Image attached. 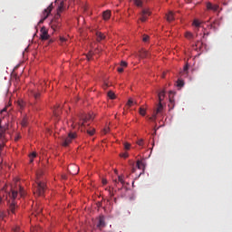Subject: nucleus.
Returning a JSON list of instances; mask_svg holds the SVG:
<instances>
[{"mask_svg": "<svg viewBox=\"0 0 232 232\" xmlns=\"http://www.w3.org/2000/svg\"><path fill=\"white\" fill-rule=\"evenodd\" d=\"M185 37H186L187 39H193V34H191V33H189V32H187V33L185 34Z\"/></svg>", "mask_w": 232, "mask_h": 232, "instance_id": "obj_28", "label": "nucleus"}, {"mask_svg": "<svg viewBox=\"0 0 232 232\" xmlns=\"http://www.w3.org/2000/svg\"><path fill=\"white\" fill-rule=\"evenodd\" d=\"M44 189H46V184L39 180V174H37L36 186L34 187V193L38 197H43L44 195Z\"/></svg>", "mask_w": 232, "mask_h": 232, "instance_id": "obj_2", "label": "nucleus"}, {"mask_svg": "<svg viewBox=\"0 0 232 232\" xmlns=\"http://www.w3.org/2000/svg\"><path fill=\"white\" fill-rule=\"evenodd\" d=\"M13 231L14 232H24V231H23L22 229H21V227H13Z\"/></svg>", "mask_w": 232, "mask_h": 232, "instance_id": "obj_33", "label": "nucleus"}, {"mask_svg": "<svg viewBox=\"0 0 232 232\" xmlns=\"http://www.w3.org/2000/svg\"><path fill=\"white\" fill-rule=\"evenodd\" d=\"M130 148H131V145L130 143H128V142H125L124 143V149L125 150H130Z\"/></svg>", "mask_w": 232, "mask_h": 232, "instance_id": "obj_40", "label": "nucleus"}, {"mask_svg": "<svg viewBox=\"0 0 232 232\" xmlns=\"http://www.w3.org/2000/svg\"><path fill=\"white\" fill-rule=\"evenodd\" d=\"M18 105L20 106L21 109H23L24 107V103L22 102H19Z\"/></svg>", "mask_w": 232, "mask_h": 232, "instance_id": "obj_47", "label": "nucleus"}, {"mask_svg": "<svg viewBox=\"0 0 232 232\" xmlns=\"http://www.w3.org/2000/svg\"><path fill=\"white\" fill-rule=\"evenodd\" d=\"M195 50H199L200 52H204V44L200 41L196 43Z\"/></svg>", "mask_w": 232, "mask_h": 232, "instance_id": "obj_16", "label": "nucleus"}, {"mask_svg": "<svg viewBox=\"0 0 232 232\" xmlns=\"http://www.w3.org/2000/svg\"><path fill=\"white\" fill-rule=\"evenodd\" d=\"M17 195H19V192L17 190H12V193L10 194L11 198L13 200L9 202V208H8V213H12L13 215L15 214V209H17V205L15 204V199L17 198Z\"/></svg>", "mask_w": 232, "mask_h": 232, "instance_id": "obj_3", "label": "nucleus"}, {"mask_svg": "<svg viewBox=\"0 0 232 232\" xmlns=\"http://www.w3.org/2000/svg\"><path fill=\"white\" fill-rule=\"evenodd\" d=\"M120 156L122 157L123 159H128V153H122Z\"/></svg>", "mask_w": 232, "mask_h": 232, "instance_id": "obj_46", "label": "nucleus"}, {"mask_svg": "<svg viewBox=\"0 0 232 232\" xmlns=\"http://www.w3.org/2000/svg\"><path fill=\"white\" fill-rule=\"evenodd\" d=\"M108 97H109L110 99H111V100L115 99V92L110 91V92H108Z\"/></svg>", "mask_w": 232, "mask_h": 232, "instance_id": "obj_25", "label": "nucleus"}, {"mask_svg": "<svg viewBox=\"0 0 232 232\" xmlns=\"http://www.w3.org/2000/svg\"><path fill=\"white\" fill-rule=\"evenodd\" d=\"M114 202H117V198H114Z\"/></svg>", "mask_w": 232, "mask_h": 232, "instance_id": "obj_58", "label": "nucleus"}, {"mask_svg": "<svg viewBox=\"0 0 232 232\" xmlns=\"http://www.w3.org/2000/svg\"><path fill=\"white\" fill-rule=\"evenodd\" d=\"M149 121H150L151 122H155V121H157V114H155L154 112L153 115L149 118Z\"/></svg>", "mask_w": 232, "mask_h": 232, "instance_id": "obj_26", "label": "nucleus"}, {"mask_svg": "<svg viewBox=\"0 0 232 232\" xmlns=\"http://www.w3.org/2000/svg\"><path fill=\"white\" fill-rule=\"evenodd\" d=\"M203 37H206V33H204V35H203Z\"/></svg>", "mask_w": 232, "mask_h": 232, "instance_id": "obj_56", "label": "nucleus"}, {"mask_svg": "<svg viewBox=\"0 0 232 232\" xmlns=\"http://www.w3.org/2000/svg\"><path fill=\"white\" fill-rule=\"evenodd\" d=\"M228 1H232V0H228Z\"/></svg>", "mask_w": 232, "mask_h": 232, "instance_id": "obj_62", "label": "nucleus"}, {"mask_svg": "<svg viewBox=\"0 0 232 232\" xmlns=\"http://www.w3.org/2000/svg\"><path fill=\"white\" fill-rule=\"evenodd\" d=\"M113 184H114L115 187H117V184H119V180L113 179Z\"/></svg>", "mask_w": 232, "mask_h": 232, "instance_id": "obj_48", "label": "nucleus"}, {"mask_svg": "<svg viewBox=\"0 0 232 232\" xmlns=\"http://www.w3.org/2000/svg\"><path fill=\"white\" fill-rule=\"evenodd\" d=\"M77 138V133L70 132L66 138L63 139V146H68L73 139Z\"/></svg>", "mask_w": 232, "mask_h": 232, "instance_id": "obj_6", "label": "nucleus"}, {"mask_svg": "<svg viewBox=\"0 0 232 232\" xmlns=\"http://www.w3.org/2000/svg\"><path fill=\"white\" fill-rule=\"evenodd\" d=\"M42 211H43V208H38L37 214L39 215V213H41Z\"/></svg>", "mask_w": 232, "mask_h": 232, "instance_id": "obj_49", "label": "nucleus"}, {"mask_svg": "<svg viewBox=\"0 0 232 232\" xmlns=\"http://www.w3.org/2000/svg\"><path fill=\"white\" fill-rule=\"evenodd\" d=\"M53 113V116L56 117V119H58L59 115H61V106L57 105L56 107H54Z\"/></svg>", "mask_w": 232, "mask_h": 232, "instance_id": "obj_15", "label": "nucleus"}, {"mask_svg": "<svg viewBox=\"0 0 232 232\" xmlns=\"http://www.w3.org/2000/svg\"><path fill=\"white\" fill-rule=\"evenodd\" d=\"M136 171H137V169H135V168L131 169V173H135Z\"/></svg>", "mask_w": 232, "mask_h": 232, "instance_id": "obj_51", "label": "nucleus"}, {"mask_svg": "<svg viewBox=\"0 0 232 232\" xmlns=\"http://www.w3.org/2000/svg\"><path fill=\"white\" fill-rule=\"evenodd\" d=\"M30 97H34V99L37 100L39 97H41V92L35 91V90H31L29 92Z\"/></svg>", "mask_w": 232, "mask_h": 232, "instance_id": "obj_13", "label": "nucleus"}, {"mask_svg": "<svg viewBox=\"0 0 232 232\" xmlns=\"http://www.w3.org/2000/svg\"><path fill=\"white\" fill-rule=\"evenodd\" d=\"M102 17H103L104 21H108L110 19V17H111V11L107 10V11L103 12Z\"/></svg>", "mask_w": 232, "mask_h": 232, "instance_id": "obj_17", "label": "nucleus"}, {"mask_svg": "<svg viewBox=\"0 0 232 232\" xmlns=\"http://www.w3.org/2000/svg\"><path fill=\"white\" fill-rule=\"evenodd\" d=\"M30 162H34V159H35L37 157V153L33 152L30 154Z\"/></svg>", "mask_w": 232, "mask_h": 232, "instance_id": "obj_24", "label": "nucleus"}, {"mask_svg": "<svg viewBox=\"0 0 232 232\" xmlns=\"http://www.w3.org/2000/svg\"><path fill=\"white\" fill-rule=\"evenodd\" d=\"M5 217H6V215H5V212L0 211V220H5Z\"/></svg>", "mask_w": 232, "mask_h": 232, "instance_id": "obj_39", "label": "nucleus"}, {"mask_svg": "<svg viewBox=\"0 0 232 232\" xmlns=\"http://www.w3.org/2000/svg\"><path fill=\"white\" fill-rule=\"evenodd\" d=\"M136 166H137L138 169H141V172L139 175V177H140V175H143L144 170L146 169V165L144 164V162L138 160L136 163Z\"/></svg>", "mask_w": 232, "mask_h": 232, "instance_id": "obj_11", "label": "nucleus"}, {"mask_svg": "<svg viewBox=\"0 0 232 232\" xmlns=\"http://www.w3.org/2000/svg\"><path fill=\"white\" fill-rule=\"evenodd\" d=\"M204 22H200L198 19H194L192 24L193 26H196V28L198 30L200 28V24Z\"/></svg>", "mask_w": 232, "mask_h": 232, "instance_id": "obj_21", "label": "nucleus"}, {"mask_svg": "<svg viewBox=\"0 0 232 232\" xmlns=\"http://www.w3.org/2000/svg\"><path fill=\"white\" fill-rule=\"evenodd\" d=\"M92 119H93V117H92V115L82 117L81 118L82 122L81 121L80 122L72 121V128H75V126H78V130L84 131V130H82V128H86V122H88V121H92Z\"/></svg>", "mask_w": 232, "mask_h": 232, "instance_id": "obj_4", "label": "nucleus"}, {"mask_svg": "<svg viewBox=\"0 0 232 232\" xmlns=\"http://www.w3.org/2000/svg\"><path fill=\"white\" fill-rule=\"evenodd\" d=\"M120 66L121 68H126V66H128V63L126 61H121Z\"/></svg>", "mask_w": 232, "mask_h": 232, "instance_id": "obj_32", "label": "nucleus"}, {"mask_svg": "<svg viewBox=\"0 0 232 232\" xmlns=\"http://www.w3.org/2000/svg\"><path fill=\"white\" fill-rule=\"evenodd\" d=\"M22 125L26 126V121L24 120L22 121Z\"/></svg>", "mask_w": 232, "mask_h": 232, "instance_id": "obj_53", "label": "nucleus"}, {"mask_svg": "<svg viewBox=\"0 0 232 232\" xmlns=\"http://www.w3.org/2000/svg\"><path fill=\"white\" fill-rule=\"evenodd\" d=\"M64 10H66V2L63 0L58 5L56 14L50 22V27L53 32H59V30H61V26H63V24H61V14H63Z\"/></svg>", "mask_w": 232, "mask_h": 232, "instance_id": "obj_1", "label": "nucleus"}, {"mask_svg": "<svg viewBox=\"0 0 232 232\" xmlns=\"http://www.w3.org/2000/svg\"><path fill=\"white\" fill-rule=\"evenodd\" d=\"M5 138V129H3V127L0 126V139H4Z\"/></svg>", "mask_w": 232, "mask_h": 232, "instance_id": "obj_27", "label": "nucleus"}, {"mask_svg": "<svg viewBox=\"0 0 232 232\" xmlns=\"http://www.w3.org/2000/svg\"><path fill=\"white\" fill-rule=\"evenodd\" d=\"M96 36H97V41H104V39H106V35H104V34L101 32H97Z\"/></svg>", "mask_w": 232, "mask_h": 232, "instance_id": "obj_19", "label": "nucleus"}, {"mask_svg": "<svg viewBox=\"0 0 232 232\" xmlns=\"http://www.w3.org/2000/svg\"><path fill=\"white\" fill-rule=\"evenodd\" d=\"M118 182L121 183L122 186H124V184H126V181H124V176L121 175L118 177Z\"/></svg>", "mask_w": 232, "mask_h": 232, "instance_id": "obj_23", "label": "nucleus"}, {"mask_svg": "<svg viewBox=\"0 0 232 232\" xmlns=\"http://www.w3.org/2000/svg\"><path fill=\"white\" fill-rule=\"evenodd\" d=\"M161 77H162V79H164V77H166V72H163Z\"/></svg>", "mask_w": 232, "mask_h": 232, "instance_id": "obj_54", "label": "nucleus"}, {"mask_svg": "<svg viewBox=\"0 0 232 232\" xmlns=\"http://www.w3.org/2000/svg\"><path fill=\"white\" fill-rule=\"evenodd\" d=\"M139 57H140V59H149L153 56L151 55V53L148 52L146 49H142L139 52Z\"/></svg>", "mask_w": 232, "mask_h": 232, "instance_id": "obj_9", "label": "nucleus"}, {"mask_svg": "<svg viewBox=\"0 0 232 232\" xmlns=\"http://www.w3.org/2000/svg\"><path fill=\"white\" fill-rule=\"evenodd\" d=\"M96 227L100 229V231L102 230V228L106 227V218L103 215L100 216L98 218V224L96 225Z\"/></svg>", "mask_w": 232, "mask_h": 232, "instance_id": "obj_8", "label": "nucleus"}, {"mask_svg": "<svg viewBox=\"0 0 232 232\" xmlns=\"http://www.w3.org/2000/svg\"><path fill=\"white\" fill-rule=\"evenodd\" d=\"M223 5H227V3L225 2V3H223Z\"/></svg>", "mask_w": 232, "mask_h": 232, "instance_id": "obj_59", "label": "nucleus"}, {"mask_svg": "<svg viewBox=\"0 0 232 232\" xmlns=\"http://www.w3.org/2000/svg\"><path fill=\"white\" fill-rule=\"evenodd\" d=\"M140 114H141L142 117H144L146 115V109L140 107Z\"/></svg>", "mask_w": 232, "mask_h": 232, "instance_id": "obj_30", "label": "nucleus"}, {"mask_svg": "<svg viewBox=\"0 0 232 232\" xmlns=\"http://www.w3.org/2000/svg\"><path fill=\"white\" fill-rule=\"evenodd\" d=\"M109 195H111V197H113L115 194H113V192H111V190H109Z\"/></svg>", "mask_w": 232, "mask_h": 232, "instance_id": "obj_52", "label": "nucleus"}, {"mask_svg": "<svg viewBox=\"0 0 232 232\" xmlns=\"http://www.w3.org/2000/svg\"><path fill=\"white\" fill-rule=\"evenodd\" d=\"M207 9L213 10V4H211L210 2L207 3Z\"/></svg>", "mask_w": 232, "mask_h": 232, "instance_id": "obj_35", "label": "nucleus"}, {"mask_svg": "<svg viewBox=\"0 0 232 232\" xmlns=\"http://www.w3.org/2000/svg\"><path fill=\"white\" fill-rule=\"evenodd\" d=\"M162 102H159V104H158V108H157V110H156V111L154 112L156 115L158 114V113H160L161 111H162Z\"/></svg>", "mask_w": 232, "mask_h": 232, "instance_id": "obj_22", "label": "nucleus"}, {"mask_svg": "<svg viewBox=\"0 0 232 232\" xmlns=\"http://www.w3.org/2000/svg\"><path fill=\"white\" fill-rule=\"evenodd\" d=\"M212 10H213V12H217V10H218V5H212Z\"/></svg>", "mask_w": 232, "mask_h": 232, "instance_id": "obj_44", "label": "nucleus"}, {"mask_svg": "<svg viewBox=\"0 0 232 232\" xmlns=\"http://www.w3.org/2000/svg\"><path fill=\"white\" fill-rule=\"evenodd\" d=\"M138 146H143L144 145V140H140L137 142Z\"/></svg>", "mask_w": 232, "mask_h": 232, "instance_id": "obj_41", "label": "nucleus"}, {"mask_svg": "<svg viewBox=\"0 0 232 232\" xmlns=\"http://www.w3.org/2000/svg\"><path fill=\"white\" fill-rule=\"evenodd\" d=\"M60 41H61L62 44H64V43H66V38H64L63 36H61Z\"/></svg>", "mask_w": 232, "mask_h": 232, "instance_id": "obj_42", "label": "nucleus"}, {"mask_svg": "<svg viewBox=\"0 0 232 232\" xmlns=\"http://www.w3.org/2000/svg\"><path fill=\"white\" fill-rule=\"evenodd\" d=\"M87 133H88V135H91V136H92V135H95V129H92V130H87Z\"/></svg>", "mask_w": 232, "mask_h": 232, "instance_id": "obj_34", "label": "nucleus"}, {"mask_svg": "<svg viewBox=\"0 0 232 232\" xmlns=\"http://www.w3.org/2000/svg\"><path fill=\"white\" fill-rule=\"evenodd\" d=\"M1 202H3V198H0V204H1Z\"/></svg>", "mask_w": 232, "mask_h": 232, "instance_id": "obj_55", "label": "nucleus"}, {"mask_svg": "<svg viewBox=\"0 0 232 232\" xmlns=\"http://www.w3.org/2000/svg\"><path fill=\"white\" fill-rule=\"evenodd\" d=\"M117 72H119V73H122V72H124V67H118Z\"/></svg>", "mask_w": 232, "mask_h": 232, "instance_id": "obj_43", "label": "nucleus"}, {"mask_svg": "<svg viewBox=\"0 0 232 232\" xmlns=\"http://www.w3.org/2000/svg\"><path fill=\"white\" fill-rule=\"evenodd\" d=\"M142 41H143V43H148V41H150V36L148 34H144Z\"/></svg>", "mask_w": 232, "mask_h": 232, "instance_id": "obj_31", "label": "nucleus"}, {"mask_svg": "<svg viewBox=\"0 0 232 232\" xmlns=\"http://www.w3.org/2000/svg\"><path fill=\"white\" fill-rule=\"evenodd\" d=\"M175 20V14H173V12H169V14H167V21L169 23H171V21Z\"/></svg>", "mask_w": 232, "mask_h": 232, "instance_id": "obj_18", "label": "nucleus"}, {"mask_svg": "<svg viewBox=\"0 0 232 232\" xmlns=\"http://www.w3.org/2000/svg\"><path fill=\"white\" fill-rule=\"evenodd\" d=\"M68 171L71 175H77V173H79V167L77 165H72L68 168Z\"/></svg>", "mask_w": 232, "mask_h": 232, "instance_id": "obj_12", "label": "nucleus"}, {"mask_svg": "<svg viewBox=\"0 0 232 232\" xmlns=\"http://www.w3.org/2000/svg\"><path fill=\"white\" fill-rule=\"evenodd\" d=\"M127 106H129V108H131V106H133V100L132 99H129V101L127 102Z\"/></svg>", "mask_w": 232, "mask_h": 232, "instance_id": "obj_36", "label": "nucleus"}, {"mask_svg": "<svg viewBox=\"0 0 232 232\" xmlns=\"http://www.w3.org/2000/svg\"><path fill=\"white\" fill-rule=\"evenodd\" d=\"M178 86H179V88H182V86H184V81H182V80H178Z\"/></svg>", "mask_w": 232, "mask_h": 232, "instance_id": "obj_37", "label": "nucleus"}, {"mask_svg": "<svg viewBox=\"0 0 232 232\" xmlns=\"http://www.w3.org/2000/svg\"><path fill=\"white\" fill-rule=\"evenodd\" d=\"M102 184H103V186H105V184H108V180L107 179H102Z\"/></svg>", "mask_w": 232, "mask_h": 232, "instance_id": "obj_50", "label": "nucleus"}, {"mask_svg": "<svg viewBox=\"0 0 232 232\" xmlns=\"http://www.w3.org/2000/svg\"><path fill=\"white\" fill-rule=\"evenodd\" d=\"M188 70H189V64L186 63L185 66L183 67V72H188Z\"/></svg>", "mask_w": 232, "mask_h": 232, "instance_id": "obj_38", "label": "nucleus"}, {"mask_svg": "<svg viewBox=\"0 0 232 232\" xmlns=\"http://www.w3.org/2000/svg\"><path fill=\"white\" fill-rule=\"evenodd\" d=\"M188 3H191V0H188Z\"/></svg>", "mask_w": 232, "mask_h": 232, "instance_id": "obj_60", "label": "nucleus"}, {"mask_svg": "<svg viewBox=\"0 0 232 232\" xmlns=\"http://www.w3.org/2000/svg\"><path fill=\"white\" fill-rule=\"evenodd\" d=\"M114 173H116V174H117V173H118V171H117V170H114Z\"/></svg>", "mask_w": 232, "mask_h": 232, "instance_id": "obj_57", "label": "nucleus"}, {"mask_svg": "<svg viewBox=\"0 0 232 232\" xmlns=\"http://www.w3.org/2000/svg\"><path fill=\"white\" fill-rule=\"evenodd\" d=\"M19 193L20 197H24V188H23L21 186H19Z\"/></svg>", "mask_w": 232, "mask_h": 232, "instance_id": "obj_29", "label": "nucleus"}, {"mask_svg": "<svg viewBox=\"0 0 232 232\" xmlns=\"http://www.w3.org/2000/svg\"><path fill=\"white\" fill-rule=\"evenodd\" d=\"M52 10H53V4H51L46 9L44 10L42 14V18L39 21L40 24H43L46 19H48L50 14H52Z\"/></svg>", "mask_w": 232, "mask_h": 232, "instance_id": "obj_5", "label": "nucleus"}, {"mask_svg": "<svg viewBox=\"0 0 232 232\" xmlns=\"http://www.w3.org/2000/svg\"><path fill=\"white\" fill-rule=\"evenodd\" d=\"M41 39L42 41H48L50 38V35L48 34V31L46 30L45 27L41 28Z\"/></svg>", "mask_w": 232, "mask_h": 232, "instance_id": "obj_10", "label": "nucleus"}, {"mask_svg": "<svg viewBox=\"0 0 232 232\" xmlns=\"http://www.w3.org/2000/svg\"><path fill=\"white\" fill-rule=\"evenodd\" d=\"M166 95V92L161 91L159 92L158 97H159V102H162L164 101V97Z\"/></svg>", "mask_w": 232, "mask_h": 232, "instance_id": "obj_20", "label": "nucleus"}, {"mask_svg": "<svg viewBox=\"0 0 232 232\" xmlns=\"http://www.w3.org/2000/svg\"><path fill=\"white\" fill-rule=\"evenodd\" d=\"M150 15H151V11H150V9H142L140 21H141V23H146Z\"/></svg>", "mask_w": 232, "mask_h": 232, "instance_id": "obj_7", "label": "nucleus"}, {"mask_svg": "<svg viewBox=\"0 0 232 232\" xmlns=\"http://www.w3.org/2000/svg\"><path fill=\"white\" fill-rule=\"evenodd\" d=\"M173 95H175V92L170 91L169 93V106H172V108L175 106V100L173 99Z\"/></svg>", "mask_w": 232, "mask_h": 232, "instance_id": "obj_14", "label": "nucleus"}, {"mask_svg": "<svg viewBox=\"0 0 232 232\" xmlns=\"http://www.w3.org/2000/svg\"><path fill=\"white\" fill-rule=\"evenodd\" d=\"M23 55H24V53H23Z\"/></svg>", "mask_w": 232, "mask_h": 232, "instance_id": "obj_61", "label": "nucleus"}, {"mask_svg": "<svg viewBox=\"0 0 232 232\" xmlns=\"http://www.w3.org/2000/svg\"><path fill=\"white\" fill-rule=\"evenodd\" d=\"M110 132V127H106L104 130H103V133L106 135V133H109Z\"/></svg>", "mask_w": 232, "mask_h": 232, "instance_id": "obj_45", "label": "nucleus"}]
</instances>
